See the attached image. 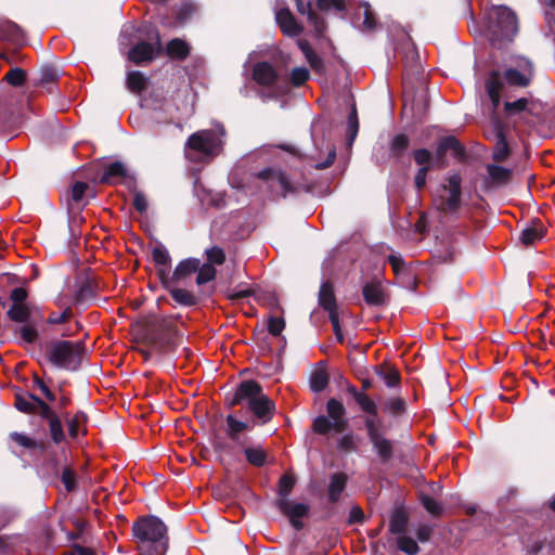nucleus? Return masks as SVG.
<instances>
[{
	"label": "nucleus",
	"mask_w": 555,
	"mask_h": 555,
	"mask_svg": "<svg viewBox=\"0 0 555 555\" xmlns=\"http://www.w3.org/2000/svg\"><path fill=\"white\" fill-rule=\"evenodd\" d=\"M93 297L92 285L89 281L83 280L80 282L78 289L75 293V302L81 304Z\"/></svg>",
	"instance_id": "36"
},
{
	"label": "nucleus",
	"mask_w": 555,
	"mask_h": 555,
	"mask_svg": "<svg viewBox=\"0 0 555 555\" xmlns=\"http://www.w3.org/2000/svg\"><path fill=\"white\" fill-rule=\"evenodd\" d=\"M310 77V73L306 67H295L292 69L289 80L293 86L300 87Z\"/></svg>",
	"instance_id": "43"
},
{
	"label": "nucleus",
	"mask_w": 555,
	"mask_h": 555,
	"mask_svg": "<svg viewBox=\"0 0 555 555\" xmlns=\"http://www.w3.org/2000/svg\"><path fill=\"white\" fill-rule=\"evenodd\" d=\"M280 508L283 514H285L289 519L294 528L300 529L302 527V522L300 518L305 517L308 514V506L302 503H296L289 501L288 499L280 500Z\"/></svg>",
	"instance_id": "11"
},
{
	"label": "nucleus",
	"mask_w": 555,
	"mask_h": 555,
	"mask_svg": "<svg viewBox=\"0 0 555 555\" xmlns=\"http://www.w3.org/2000/svg\"><path fill=\"white\" fill-rule=\"evenodd\" d=\"M397 543H398L399 550L404 552L408 555H415L420 551L417 543L410 537L400 535L398 538Z\"/></svg>",
	"instance_id": "39"
},
{
	"label": "nucleus",
	"mask_w": 555,
	"mask_h": 555,
	"mask_svg": "<svg viewBox=\"0 0 555 555\" xmlns=\"http://www.w3.org/2000/svg\"><path fill=\"white\" fill-rule=\"evenodd\" d=\"M503 89V78L499 72H492L486 81V90L495 109L501 100V91Z\"/></svg>",
	"instance_id": "18"
},
{
	"label": "nucleus",
	"mask_w": 555,
	"mask_h": 555,
	"mask_svg": "<svg viewBox=\"0 0 555 555\" xmlns=\"http://www.w3.org/2000/svg\"><path fill=\"white\" fill-rule=\"evenodd\" d=\"M353 397L363 412L370 415L377 414V405L364 392L354 391Z\"/></svg>",
	"instance_id": "28"
},
{
	"label": "nucleus",
	"mask_w": 555,
	"mask_h": 555,
	"mask_svg": "<svg viewBox=\"0 0 555 555\" xmlns=\"http://www.w3.org/2000/svg\"><path fill=\"white\" fill-rule=\"evenodd\" d=\"M199 269V260L196 258H188L179 262L176 267L171 281L175 283L182 282Z\"/></svg>",
	"instance_id": "17"
},
{
	"label": "nucleus",
	"mask_w": 555,
	"mask_h": 555,
	"mask_svg": "<svg viewBox=\"0 0 555 555\" xmlns=\"http://www.w3.org/2000/svg\"><path fill=\"white\" fill-rule=\"evenodd\" d=\"M224 135L221 125L193 133L185 144L186 157L192 162H204L218 155L222 150Z\"/></svg>",
	"instance_id": "4"
},
{
	"label": "nucleus",
	"mask_w": 555,
	"mask_h": 555,
	"mask_svg": "<svg viewBox=\"0 0 555 555\" xmlns=\"http://www.w3.org/2000/svg\"><path fill=\"white\" fill-rule=\"evenodd\" d=\"M146 77L138 70H131L127 74V88L133 92L140 94L142 91L146 89Z\"/></svg>",
	"instance_id": "24"
},
{
	"label": "nucleus",
	"mask_w": 555,
	"mask_h": 555,
	"mask_svg": "<svg viewBox=\"0 0 555 555\" xmlns=\"http://www.w3.org/2000/svg\"><path fill=\"white\" fill-rule=\"evenodd\" d=\"M167 52L171 57L183 59L189 54V47L183 40L173 39L167 44Z\"/></svg>",
	"instance_id": "31"
},
{
	"label": "nucleus",
	"mask_w": 555,
	"mask_h": 555,
	"mask_svg": "<svg viewBox=\"0 0 555 555\" xmlns=\"http://www.w3.org/2000/svg\"><path fill=\"white\" fill-rule=\"evenodd\" d=\"M405 528H406L405 516L402 513L397 512L390 520V531L392 533L401 534L405 531Z\"/></svg>",
	"instance_id": "49"
},
{
	"label": "nucleus",
	"mask_w": 555,
	"mask_h": 555,
	"mask_svg": "<svg viewBox=\"0 0 555 555\" xmlns=\"http://www.w3.org/2000/svg\"><path fill=\"white\" fill-rule=\"evenodd\" d=\"M333 423L334 422H332L326 416H323V415L318 416L313 421V430L320 435H325V434L330 433L331 430L335 431V425Z\"/></svg>",
	"instance_id": "41"
},
{
	"label": "nucleus",
	"mask_w": 555,
	"mask_h": 555,
	"mask_svg": "<svg viewBox=\"0 0 555 555\" xmlns=\"http://www.w3.org/2000/svg\"><path fill=\"white\" fill-rule=\"evenodd\" d=\"M363 298L370 306H383L385 304V294L380 282H367L362 289Z\"/></svg>",
	"instance_id": "15"
},
{
	"label": "nucleus",
	"mask_w": 555,
	"mask_h": 555,
	"mask_svg": "<svg viewBox=\"0 0 555 555\" xmlns=\"http://www.w3.org/2000/svg\"><path fill=\"white\" fill-rule=\"evenodd\" d=\"M89 189V184L86 182H76L72 188V199L75 203H80L83 198L86 191Z\"/></svg>",
	"instance_id": "60"
},
{
	"label": "nucleus",
	"mask_w": 555,
	"mask_h": 555,
	"mask_svg": "<svg viewBox=\"0 0 555 555\" xmlns=\"http://www.w3.org/2000/svg\"><path fill=\"white\" fill-rule=\"evenodd\" d=\"M21 337L25 343H35L38 338V331L30 325H25L21 328Z\"/></svg>",
	"instance_id": "61"
},
{
	"label": "nucleus",
	"mask_w": 555,
	"mask_h": 555,
	"mask_svg": "<svg viewBox=\"0 0 555 555\" xmlns=\"http://www.w3.org/2000/svg\"><path fill=\"white\" fill-rule=\"evenodd\" d=\"M83 353V344L81 341L73 343L60 340L53 343L49 349V360L57 367L66 370H76Z\"/></svg>",
	"instance_id": "7"
},
{
	"label": "nucleus",
	"mask_w": 555,
	"mask_h": 555,
	"mask_svg": "<svg viewBox=\"0 0 555 555\" xmlns=\"http://www.w3.org/2000/svg\"><path fill=\"white\" fill-rule=\"evenodd\" d=\"M285 327V322L282 318H270L268 323L269 333L278 336Z\"/></svg>",
	"instance_id": "62"
},
{
	"label": "nucleus",
	"mask_w": 555,
	"mask_h": 555,
	"mask_svg": "<svg viewBox=\"0 0 555 555\" xmlns=\"http://www.w3.org/2000/svg\"><path fill=\"white\" fill-rule=\"evenodd\" d=\"M414 160L421 167L428 166V170L431 165V153L426 149L415 150L413 153Z\"/></svg>",
	"instance_id": "53"
},
{
	"label": "nucleus",
	"mask_w": 555,
	"mask_h": 555,
	"mask_svg": "<svg viewBox=\"0 0 555 555\" xmlns=\"http://www.w3.org/2000/svg\"><path fill=\"white\" fill-rule=\"evenodd\" d=\"M207 259L210 262L209 264H221L224 261V253L219 247H211L206 250Z\"/></svg>",
	"instance_id": "57"
},
{
	"label": "nucleus",
	"mask_w": 555,
	"mask_h": 555,
	"mask_svg": "<svg viewBox=\"0 0 555 555\" xmlns=\"http://www.w3.org/2000/svg\"><path fill=\"white\" fill-rule=\"evenodd\" d=\"M359 130V122L357 117L356 107L352 106V111L348 117V128H347V135L350 143L354 140L357 133Z\"/></svg>",
	"instance_id": "51"
},
{
	"label": "nucleus",
	"mask_w": 555,
	"mask_h": 555,
	"mask_svg": "<svg viewBox=\"0 0 555 555\" xmlns=\"http://www.w3.org/2000/svg\"><path fill=\"white\" fill-rule=\"evenodd\" d=\"M525 67L520 72L515 68H508L505 70L504 79L511 86L525 87L529 83L531 77V64L529 61H525Z\"/></svg>",
	"instance_id": "16"
},
{
	"label": "nucleus",
	"mask_w": 555,
	"mask_h": 555,
	"mask_svg": "<svg viewBox=\"0 0 555 555\" xmlns=\"http://www.w3.org/2000/svg\"><path fill=\"white\" fill-rule=\"evenodd\" d=\"M152 258L157 266H168L171 260L167 248L160 243L153 247Z\"/></svg>",
	"instance_id": "35"
},
{
	"label": "nucleus",
	"mask_w": 555,
	"mask_h": 555,
	"mask_svg": "<svg viewBox=\"0 0 555 555\" xmlns=\"http://www.w3.org/2000/svg\"><path fill=\"white\" fill-rule=\"evenodd\" d=\"M363 16L362 28L364 30H372L375 26V18L369 3H363Z\"/></svg>",
	"instance_id": "58"
},
{
	"label": "nucleus",
	"mask_w": 555,
	"mask_h": 555,
	"mask_svg": "<svg viewBox=\"0 0 555 555\" xmlns=\"http://www.w3.org/2000/svg\"><path fill=\"white\" fill-rule=\"evenodd\" d=\"M9 317L16 322H26L29 319V310L25 305H13L9 310Z\"/></svg>",
	"instance_id": "46"
},
{
	"label": "nucleus",
	"mask_w": 555,
	"mask_h": 555,
	"mask_svg": "<svg viewBox=\"0 0 555 555\" xmlns=\"http://www.w3.org/2000/svg\"><path fill=\"white\" fill-rule=\"evenodd\" d=\"M49 428L52 440L55 443H60L65 439L62 423L57 416L51 417V421H49Z\"/></svg>",
	"instance_id": "42"
},
{
	"label": "nucleus",
	"mask_w": 555,
	"mask_h": 555,
	"mask_svg": "<svg viewBox=\"0 0 555 555\" xmlns=\"http://www.w3.org/2000/svg\"><path fill=\"white\" fill-rule=\"evenodd\" d=\"M245 455L251 465L260 467L266 463L267 454L260 447L246 448Z\"/></svg>",
	"instance_id": "32"
},
{
	"label": "nucleus",
	"mask_w": 555,
	"mask_h": 555,
	"mask_svg": "<svg viewBox=\"0 0 555 555\" xmlns=\"http://www.w3.org/2000/svg\"><path fill=\"white\" fill-rule=\"evenodd\" d=\"M294 485L295 479L293 476L284 475L283 477H281L279 482V493L282 496V499H287V495L292 491Z\"/></svg>",
	"instance_id": "52"
},
{
	"label": "nucleus",
	"mask_w": 555,
	"mask_h": 555,
	"mask_svg": "<svg viewBox=\"0 0 555 555\" xmlns=\"http://www.w3.org/2000/svg\"><path fill=\"white\" fill-rule=\"evenodd\" d=\"M170 295L171 297L180 305L182 306H194L197 302L196 297L189 291L179 288V287H172L170 288Z\"/></svg>",
	"instance_id": "27"
},
{
	"label": "nucleus",
	"mask_w": 555,
	"mask_h": 555,
	"mask_svg": "<svg viewBox=\"0 0 555 555\" xmlns=\"http://www.w3.org/2000/svg\"><path fill=\"white\" fill-rule=\"evenodd\" d=\"M248 423L237 421L233 415L227 417V434L231 439H236L238 434L248 429Z\"/></svg>",
	"instance_id": "30"
},
{
	"label": "nucleus",
	"mask_w": 555,
	"mask_h": 555,
	"mask_svg": "<svg viewBox=\"0 0 555 555\" xmlns=\"http://www.w3.org/2000/svg\"><path fill=\"white\" fill-rule=\"evenodd\" d=\"M196 283L198 285L206 284L212 281L216 276V269L212 264L205 263L203 266L199 264V269L197 270Z\"/></svg>",
	"instance_id": "37"
},
{
	"label": "nucleus",
	"mask_w": 555,
	"mask_h": 555,
	"mask_svg": "<svg viewBox=\"0 0 555 555\" xmlns=\"http://www.w3.org/2000/svg\"><path fill=\"white\" fill-rule=\"evenodd\" d=\"M527 104H528L527 99L521 98L514 102H505L504 108L507 113L514 114V113H519V112L525 111L527 107Z\"/></svg>",
	"instance_id": "59"
},
{
	"label": "nucleus",
	"mask_w": 555,
	"mask_h": 555,
	"mask_svg": "<svg viewBox=\"0 0 555 555\" xmlns=\"http://www.w3.org/2000/svg\"><path fill=\"white\" fill-rule=\"evenodd\" d=\"M297 11L301 15H307L308 21L313 25L314 30L321 35L325 30V25L322 18H320L313 11H312V0H295Z\"/></svg>",
	"instance_id": "19"
},
{
	"label": "nucleus",
	"mask_w": 555,
	"mask_h": 555,
	"mask_svg": "<svg viewBox=\"0 0 555 555\" xmlns=\"http://www.w3.org/2000/svg\"><path fill=\"white\" fill-rule=\"evenodd\" d=\"M11 438L16 443H18L20 446L27 448V449H39V450L44 449V444L42 442H37L24 434L12 433Z\"/></svg>",
	"instance_id": "38"
},
{
	"label": "nucleus",
	"mask_w": 555,
	"mask_h": 555,
	"mask_svg": "<svg viewBox=\"0 0 555 555\" xmlns=\"http://www.w3.org/2000/svg\"><path fill=\"white\" fill-rule=\"evenodd\" d=\"M347 483V475L344 473H335L331 476L328 485V500L333 503L340 499Z\"/></svg>",
	"instance_id": "23"
},
{
	"label": "nucleus",
	"mask_w": 555,
	"mask_h": 555,
	"mask_svg": "<svg viewBox=\"0 0 555 555\" xmlns=\"http://www.w3.org/2000/svg\"><path fill=\"white\" fill-rule=\"evenodd\" d=\"M247 402L249 410L260 421L266 424L271 421L275 411V404L268 396L262 393L261 386L255 380H243L236 388L231 405Z\"/></svg>",
	"instance_id": "3"
},
{
	"label": "nucleus",
	"mask_w": 555,
	"mask_h": 555,
	"mask_svg": "<svg viewBox=\"0 0 555 555\" xmlns=\"http://www.w3.org/2000/svg\"><path fill=\"white\" fill-rule=\"evenodd\" d=\"M319 302L320 306L328 312V315H331L332 312H337V306H336V299L334 296L333 286L331 283L325 282L321 285L320 292H319Z\"/></svg>",
	"instance_id": "22"
},
{
	"label": "nucleus",
	"mask_w": 555,
	"mask_h": 555,
	"mask_svg": "<svg viewBox=\"0 0 555 555\" xmlns=\"http://www.w3.org/2000/svg\"><path fill=\"white\" fill-rule=\"evenodd\" d=\"M327 384L328 376L324 371L319 370L312 373L310 377V387L314 392L324 390Z\"/></svg>",
	"instance_id": "33"
},
{
	"label": "nucleus",
	"mask_w": 555,
	"mask_h": 555,
	"mask_svg": "<svg viewBox=\"0 0 555 555\" xmlns=\"http://www.w3.org/2000/svg\"><path fill=\"white\" fill-rule=\"evenodd\" d=\"M542 238V231L535 227H529L521 231L519 240L526 245H532Z\"/></svg>",
	"instance_id": "34"
},
{
	"label": "nucleus",
	"mask_w": 555,
	"mask_h": 555,
	"mask_svg": "<svg viewBox=\"0 0 555 555\" xmlns=\"http://www.w3.org/2000/svg\"><path fill=\"white\" fill-rule=\"evenodd\" d=\"M373 444L374 450L383 462H387L391 459L393 452L392 441L385 438L382 434L369 438Z\"/></svg>",
	"instance_id": "20"
},
{
	"label": "nucleus",
	"mask_w": 555,
	"mask_h": 555,
	"mask_svg": "<svg viewBox=\"0 0 555 555\" xmlns=\"http://www.w3.org/2000/svg\"><path fill=\"white\" fill-rule=\"evenodd\" d=\"M258 178L267 183L272 193L285 195L289 189V181L281 170L268 168L260 171Z\"/></svg>",
	"instance_id": "9"
},
{
	"label": "nucleus",
	"mask_w": 555,
	"mask_h": 555,
	"mask_svg": "<svg viewBox=\"0 0 555 555\" xmlns=\"http://www.w3.org/2000/svg\"><path fill=\"white\" fill-rule=\"evenodd\" d=\"M318 7L322 11L341 12L346 9V0H318Z\"/></svg>",
	"instance_id": "50"
},
{
	"label": "nucleus",
	"mask_w": 555,
	"mask_h": 555,
	"mask_svg": "<svg viewBox=\"0 0 555 555\" xmlns=\"http://www.w3.org/2000/svg\"><path fill=\"white\" fill-rule=\"evenodd\" d=\"M495 137H496V144H495V147L493 151V158L498 162H502L509 154L508 144H507L505 135L502 131H498Z\"/></svg>",
	"instance_id": "29"
},
{
	"label": "nucleus",
	"mask_w": 555,
	"mask_h": 555,
	"mask_svg": "<svg viewBox=\"0 0 555 555\" xmlns=\"http://www.w3.org/2000/svg\"><path fill=\"white\" fill-rule=\"evenodd\" d=\"M409 146V138L405 134H397L390 142V152L395 156H400Z\"/></svg>",
	"instance_id": "40"
},
{
	"label": "nucleus",
	"mask_w": 555,
	"mask_h": 555,
	"mask_svg": "<svg viewBox=\"0 0 555 555\" xmlns=\"http://www.w3.org/2000/svg\"><path fill=\"white\" fill-rule=\"evenodd\" d=\"M5 80L12 86H22L25 80V72L18 67L12 68L5 75Z\"/></svg>",
	"instance_id": "54"
},
{
	"label": "nucleus",
	"mask_w": 555,
	"mask_h": 555,
	"mask_svg": "<svg viewBox=\"0 0 555 555\" xmlns=\"http://www.w3.org/2000/svg\"><path fill=\"white\" fill-rule=\"evenodd\" d=\"M86 422L87 416L83 412H77L72 418H69L67 421V425L70 437L76 438L80 433H86Z\"/></svg>",
	"instance_id": "26"
},
{
	"label": "nucleus",
	"mask_w": 555,
	"mask_h": 555,
	"mask_svg": "<svg viewBox=\"0 0 555 555\" xmlns=\"http://www.w3.org/2000/svg\"><path fill=\"white\" fill-rule=\"evenodd\" d=\"M275 18L283 33L287 36H298L302 30L287 8L278 9Z\"/></svg>",
	"instance_id": "13"
},
{
	"label": "nucleus",
	"mask_w": 555,
	"mask_h": 555,
	"mask_svg": "<svg viewBox=\"0 0 555 555\" xmlns=\"http://www.w3.org/2000/svg\"><path fill=\"white\" fill-rule=\"evenodd\" d=\"M518 31L517 17L504 5L492 7L487 13L486 35L493 46L511 42Z\"/></svg>",
	"instance_id": "5"
},
{
	"label": "nucleus",
	"mask_w": 555,
	"mask_h": 555,
	"mask_svg": "<svg viewBox=\"0 0 555 555\" xmlns=\"http://www.w3.org/2000/svg\"><path fill=\"white\" fill-rule=\"evenodd\" d=\"M194 11L195 7L192 3H185L179 9L177 18L179 22L183 23L194 13Z\"/></svg>",
	"instance_id": "64"
},
{
	"label": "nucleus",
	"mask_w": 555,
	"mask_h": 555,
	"mask_svg": "<svg viewBox=\"0 0 555 555\" xmlns=\"http://www.w3.org/2000/svg\"><path fill=\"white\" fill-rule=\"evenodd\" d=\"M328 418L334 422L335 431L341 433L347 427V420L345 418V408L343 403L336 399H330L326 404Z\"/></svg>",
	"instance_id": "14"
},
{
	"label": "nucleus",
	"mask_w": 555,
	"mask_h": 555,
	"mask_svg": "<svg viewBox=\"0 0 555 555\" xmlns=\"http://www.w3.org/2000/svg\"><path fill=\"white\" fill-rule=\"evenodd\" d=\"M450 152L451 155L456 159H462L465 154V150L463 145L460 143V141L453 137L449 135L439 142L437 146V158L439 162L443 163L444 155Z\"/></svg>",
	"instance_id": "12"
},
{
	"label": "nucleus",
	"mask_w": 555,
	"mask_h": 555,
	"mask_svg": "<svg viewBox=\"0 0 555 555\" xmlns=\"http://www.w3.org/2000/svg\"><path fill=\"white\" fill-rule=\"evenodd\" d=\"M461 183L462 178L459 173H452L447 179L435 199L439 210L444 212H455L461 206Z\"/></svg>",
	"instance_id": "8"
},
{
	"label": "nucleus",
	"mask_w": 555,
	"mask_h": 555,
	"mask_svg": "<svg viewBox=\"0 0 555 555\" xmlns=\"http://www.w3.org/2000/svg\"><path fill=\"white\" fill-rule=\"evenodd\" d=\"M126 176V168L122 163H112L105 170L102 181L105 183H115Z\"/></svg>",
	"instance_id": "25"
},
{
	"label": "nucleus",
	"mask_w": 555,
	"mask_h": 555,
	"mask_svg": "<svg viewBox=\"0 0 555 555\" xmlns=\"http://www.w3.org/2000/svg\"><path fill=\"white\" fill-rule=\"evenodd\" d=\"M365 428L367 430L369 438L374 437L376 435L382 434L380 427L382 423L380 420L377 417V414L370 415L364 421Z\"/></svg>",
	"instance_id": "48"
},
{
	"label": "nucleus",
	"mask_w": 555,
	"mask_h": 555,
	"mask_svg": "<svg viewBox=\"0 0 555 555\" xmlns=\"http://www.w3.org/2000/svg\"><path fill=\"white\" fill-rule=\"evenodd\" d=\"M132 532L138 540L142 555H165L168 548L167 526L156 516H146L137 520Z\"/></svg>",
	"instance_id": "1"
},
{
	"label": "nucleus",
	"mask_w": 555,
	"mask_h": 555,
	"mask_svg": "<svg viewBox=\"0 0 555 555\" xmlns=\"http://www.w3.org/2000/svg\"><path fill=\"white\" fill-rule=\"evenodd\" d=\"M422 503L425 509L431 515L438 516L442 513L443 508L441 504L430 496H423Z\"/></svg>",
	"instance_id": "55"
},
{
	"label": "nucleus",
	"mask_w": 555,
	"mask_h": 555,
	"mask_svg": "<svg viewBox=\"0 0 555 555\" xmlns=\"http://www.w3.org/2000/svg\"><path fill=\"white\" fill-rule=\"evenodd\" d=\"M512 177V170L499 165H487V176L483 185L487 189H498L507 184Z\"/></svg>",
	"instance_id": "10"
},
{
	"label": "nucleus",
	"mask_w": 555,
	"mask_h": 555,
	"mask_svg": "<svg viewBox=\"0 0 555 555\" xmlns=\"http://www.w3.org/2000/svg\"><path fill=\"white\" fill-rule=\"evenodd\" d=\"M62 482L68 492L76 489V476L73 469L68 467L64 468L62 473Z\"/></svg>",
	"instance_id": "56"
},
{
	"label": "nucleus",
	"mask_w": 555,
	"mask_h": 555,
	"mask_svg": "<svg viewBox=\"0 0 555 555\" xmlns=\"http://www.w3.org/2000/svg\"><path fill=\"white\" fill-rule=\"evenodd\" d=\"M378 375L388 387H395L399 384L400 376L397 370L391 367H383L379 370Z\"/></svg>",
	"instance_id": "44"
},
{
	"label": "nucleus",
	"mask_w": 555,
	"mask_h": 555,
	"mask_svg": "<svg viewBox=\"0 0 555 555\" xmlns=\"http://www.w3.org/2000/svg\"><path fill=\"white\" fill-rule=\"evenodd\" d=\"M138 34V42L128 52V57L135 64L152 61L160 49L159 34L156 28L147 23L139 28L134 25H125L120 34V43L124 44L127 37Z\"/></svg>",
	"instance_id": "2"
},
{
	"label": "nucleus",
	"mask_w": 555,
	"mask_h": 555,
	"mask_svg": "<svg viewBox=\"0 0 555 555\" xmlns=\"http://www.w3.org/2000/svg\"><path fill=\"white\" fill-rule=\"evenodd\" d=\"M35 399H39L38 397H35L33 395H29L27 398L24 397H17L15 401V406L17 410L26 413L36 412V405L37 402H35Z\"/></svg>",
	"instance_id": "45"
},
{
	"label": "nucleus",
	"mask_w": 555,
	"mask_h": 555,
	"mask_svg": "<svg viewBox=\"0 0 555 555\" xmlns=\"http://www.w3.org/2000/svg\"><path fill=\"white\" fill-rule=\"evenodd\" d=\"M384 409L393 415H400L405 411V402L401 398H390L385 402Z\"/></svg>",
	"instance_id": "47"
},
{
	"label": "nucleus",
	"mask_w": 555,
	"mask_h": 555,
	"mask_svg": "<svg viewBox=\"0 0 555 555\" xmlns=\"http://www.w3.org/2000/svg\"><path fill=\"white\" fill-rule=\"evenodd\" d=\"M35 402H37L36 411L38 413L47 418L48 421H51V417L56 416L55 413L50 409V406L44 403L41 399H35Z\"/></svg>",
	"instance_id": "63"
},
{
	"label": "nucleus",
	"mask_w": 555,
	"mask_h": 555,
	"mask_svg": "<svg viewBox=\"0 0 555 555\" xmlns=\"http://www.w3.org/2000/svg\"><path fill=\"white\" fill-rule=\"evenodd\" d=\"M298 48L304 53L307 62L310 64L313 70L321 74L324 72L323 60L313 51L310 43L306 39H299L297 41Z\"/></svg>",
	"instance_id": "21"
},
{
	"label": "nucleus",
	"mask_w": 555,
	"mask_h": 555,
	"mask_svg": "<svg viewBox=\"0 0 555 555\" xmlns=\"http://www.w3.org/2000/svg\"><path fill=\"white\" fill-rule=\"evenodd\" d=\"M253 80L260 87L263 101L286 92L284 79L269 62H258L253 67Z\"/></svg>",
	"instance_id": "6"
}]
</instances>
